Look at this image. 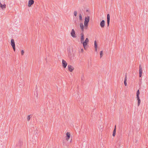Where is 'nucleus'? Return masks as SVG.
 I'll use <instances>...</instances> for the list:
<instances>
[{
  "label": "nucleus",
  "mask_w": 148,
  "mask_h": 148,
  "mask_svg": "<svg viewBox=\"0 0 148 148\" xmlns=\"http://www.w3.org/2000/svg\"><path fill=\"white\" fill-rule=\"evenodd\" d=\"M11 45L14 51H15V44L14 40L13 39H12L11 40Z\"/></svg>",
  "instance_id": "1"
},
{
  "label": "nucleus",
  "mask_w": 148,
  "mask_h": 148,
  "mask_svg": "<svg viewBox=\"0 0 148 148\" xmlns=\"http://www.w3.org/2000/svg\"><path fill=\"white\" fill-rule=\"evenodd\" d=\"M89 42V40L88 38H86L85 41H83L82 43H83V46L85 48V47L87 46V43Z\"/></svg>",
  "instance_id": "2"
},
{
  "label": "nucleus",
  "mask_w": 148,
  "mask_h": 148,
  "mask_svg": "<svg viewBox=\"0 0 148 148\" xmlns=\"http://www.w3.org/2000/svg\"><path fill=\"white\" fill-rule=\"evenodd\" d=\"M71 36L73 38H75L76 36L75 34V32L73 29L71 33Z\"/></svg>",
  "instance_id": "3"
},
{
  "label": "nucleus",
  "mask_w": 148,
  "mask_h": 148,
  "mask_svg": "<svg viewBox=\"0 0 148 148\" xmlns=\"http://www.w3.org/2000/svg\"><path fill=\"white\" fill-rule=\"evenodd\" d=\"M67 65V63L66 61L64 60H62V65L64 68H65Z\"/></svg>",
  "instance_id": "4"
},
{
  "label": "nucleus",
  "mask_w": 148,
  "mask_h": 148,
  "mask_svg": "<svg viewBox=\"0 0 148 148\" xmlns=\"http://www.w3.org/2000/svg\"><path fill=\"white\" fill-rule=\"evenodd\" d=\"M34 3V0H29L28 4V6L29 7H30L32 5H33Z\"/></svg>",
  "instance_id": "5"
},
{
  "label": "nucleus",
  "mask_w": 148,
  "mask_h": 148,
  "mask_svg": "<svg viewBox=\"0 0 148 148\" xmlns=\"http://www.w3.org/2000/svg\"><path fill=\"white\" fill-rule=\"evenodd\" d=\"M68 67L69 70L70 72L72 71L74 69L73 67L72 66L68 65Z\"/></svg>",
  "instance_id": "6"
},
{
  "label": "nucleus",
  "mask_w": 148,
  "mask_h": 148,
  "mask_svg": "<svg viewBox=\"0 0 148 148\" xmlns=\"http://www.w3.org/2000/svg\"><path fill=\"white\" fill-rule=\"evenodd\" d=\"M110 21V16L109 14L107 15V21L108 26H109Z\"/></svg>",
  "instance_id": "7"
},
{
  "label": "nucleus",
  "mask_w": 148,
  "mask_h": 148,
  "mask_svg": "<svg viewBox=\"0 0 148 148\" xmlns=\"http://www.w3.org/2000/svg\"><path fill=\"white\" fill-rule=\"evenodd\" d=\"M81 42L82 43V42L84 41V35L83 33L81 34Z\"/></svg>",
  "instance_id": "8"
},
{
  "label": "nucleus",
  "mask_w": 148,
  "mask_h": 148,
  "mask_svg": "<svg viewBox=\"0 0 148 148\" xmlns=\"http://www.w3.org/2000/svg\"><path fill=\"white\" fill-rule=\"evenodd\" d=\"M100 25L101 28L104 27L105 26V21L104 20H103L100 23Z\"/></svg>",
  "instance_id": "9"
},
{
  "label": "nucleus",
  "mask_w": 148,
  "mask_h": 148,
  "mask_svg": "<svg viewBox=\"0 0 148 148\" xmlns=\"http://www.w3.org/2000/svg\"><path fill=\"white\" fill-rule=\"evenodd\" d=\"M6 6L5 4L3 5L0 2V7H1L2 10L5 9L6 8Z\"/></svg>",
  "instance_id": "10"
},
{
  "label": "nucleus",
  "mask_w": 148,
  "mask_h": 148,
  "mask_svg": "<svg viewBox=\"0 0 148 148\" xmlns=\"http://www.w3.org/2000/svg\"><path fill=\"white\" fill-rule=\"evenodd\" d=\"M89 19L90 17L88 16L85 17L84 23H88L89 21Z\"/></svg>",
  "instance_id": "11"
},
{
  "label": "nucleus",
  "mask_w": 148,
  "mask_h": 148,
  "mask_svg": "<svg viewBox=\"0 0 148 148\" xmlns=\"http://www.w3.org/2000/svg\"><path fill=\"white\" fill-rule=\"evenodd\" d=\"M127 78V75H125V79L124 81V84H125V86L127 85V83L126 82Z\"/></svg>",
  "instance_id": "12"
},
{
  "label": "nucleus",
  "mask_w": 148,
  "mask_h": 148,
  "mask_svg": "<svg viewBox=\"0 0 148 148\" xmlns=\"http://www.w3.org/2000/svg\"><path fill=\"white\" fill-rule=\"evenodd\" d=\"M66 135L67 136L66 140H68L70 137V134L69 133L67 132L66 134Z\"/></svg>",
  "instance_id": "13"
},
{
  "label": "nucleus",
  "mask_w": 148,
  "mask_h": 148,
  "mask_svg": "<svg viewBox=\"0 0 148 148\" xmlns=\"http://www.w3.org/2000/svg\"><path fill=\"white\" fill-rule=\"evenodd\" d=\"M137 98L138 100V105L139 106L140 104V99L139 97H137Z\"/></svg>",
  "instance_id": "14"
},
{
  "label": "nucleus",
  "mask_w": 148,
  "mask_h": 148,
  "mask_svg": "<svg viewBox=\"0 0 148 148\" xmlns=\"http://www.w3.org/2000/svg\"><path fill=\"white\" fill-rule=\"evenodd\" d=\"M94 45L95 51H97V45L96 40H95L94 42Z\"/></svg>",
  "instance_id": "15"
},
{
  "label": "nucleus",
  "mask_w": 148,
  "mask_h": 148,
  "mask_svg": "<svg viewBox=\"0 0 148 148\" xmlns=\"http://www.w3.org/2000/svg\"><path fill=\"white\" fill-rule=\"evenodd\" d=\"M116 126H115V128H114L113 132V136H114L116 135Z\"/></svg>",
  "instance_id": "16"
},
{
  "label": "nucleus",
  "mask_w": 148,
  "mask_h": 148,
  "mask_svg": "<svg viewBox=\"0 0 148 148\" xmlns=\"http://www.w3.org/2000/svg\"><path fill=\"white\" fill-rule=\"evenodd\" d=\"M80 26L81 29H82V30H83L84 28L83 24L82 23H81L80 24Z\"/></svg>",
  "instance_id": "17"
},
{
  "label": "nucleus",
  "mask_w": 148,
  "mask_h": 148,
  "mask_svg": "<svg viewBox=\"0 0 148 148\" xmlns=\"http://www.w3.org/2000/svg\"><path fill=\"white\" fill-rule=\"evenodd\" d=\"M139 94H140L139 91V90H138L137 91V92H136V96H137V97H139Z\"/></svg>",
  "instance_id": "18"
},
{
  "label": "nucleus",
  "mask_w": 148,
  "mask_h": 148,
  "mask_svg": "<svg viewBox=\"0 0 148 148\" xmlns=\"http://www.w3.org/2000/svg\"><path fill=\"white\" fill-rule=\"evenodd\" d=\"M30 119V115H28L27 117V120L28 121H29Z\"/></svg>",
  "instance_id": "19"
},
{
  "label": "nucleus",
  "mask_w": 148,
  "mask_h": 148,
  "mask_svg": "<svg viewBox=\"0 0 148 148\" xmlns=\"http://www.w3.org/2000/svg\"><path fill=\"white\" fill-rule=\"evenodd\" d=\"M79 19L80 20H82V15L81 14H79Z\"/></svg>",
  "instance_id": "20"
},
{
  "label": "nucleus",
  "mask_w": 148,
  "mask_h": 148,
  "mask_svg": "<svg viewBox=\"0 0 148 148\" xmlns=\"http://www.w3.org/2000/svg\"><path fill=\"white\" fill-rule=\"evenodd\" d=\"M100 58H101L102 56V55H103V51H100Z\"/></svg>",
  "instance_id": "21"
},
{
  "label": "nucleus",
  "mask_w": 148,
  "mask_h": 148,
  "mask_svg": "<svg viewBox=\"0 0 148 148\" xmlns=\"http://www.w3.org/2000/svg\"><path fill=\"white\" fill-rule=\"evenodd\" d=\"M21 55H23L24 54V51L23 50H22L21 51Z\"/></svg>",
  "instance_id": "22"
},
{
  "label": "nucleus",
  "mask_w": 148,
  "mask_h": 148,
  "mask_svg": "<svg viewBox=\"0 0 148 148\" xmlns=\"http://www.w3.org/2000/svg\"><path fill=\"white\" fill-rule=\"evenodd\" d=\"M74 14L75 16H76L77 15V12L76 11H74Z\"/></svg>",
  "instance_id": "23"
},
{
  "label": "nucleus",
  "mask_w": 148,
  "mask_h": 148,
  "mask_svg": "<svg viewBox=\"0 0 148 148\" xmlns=\"http://www.w3.org/2000/svg\"><path fill=\"white\" fill-rule=\"evenodd\" d=\"M88 23H84V25L85 27H87Z\"/></svg>",
  "instance_id": "24"
},
{
  "label": "nucleus",
  "mask_w": 148,
  "mask_h": 148,
  "mask_svg": "<svg viewBox=\"0 0 148 148\" xmlns=\"http://www.w3.org/2000/svg\"><path fill=\"white\" fill-rule=\"evenodd\" d=\"M139 74H142V70H139Z\"/></svg>",
  "instance_id": "25"
},
{
  "label": "nucleus",
  "mask_w": 148,
  "mask_h": 148,
  "mask_svg": "<svg viewBox=\"0 0 148 148\" xmlns=\"http://www.w3.org/2000/svg\"><path fill=\"white\" fill-rule=\"evenodd\" d=\"M139 70H140V69L142 70V68L141 66V65H139Z\"/></svg>",
  "instance_id": "26"
},
{
  "label": "nucleus",
  "mask_w": 148,
  "mask_h": 148,
  "mask_svg": "<svg viewBox=\"0 0 148 148\" xmlns=\"http://www.w3.org/2000/svg\"><path fill=\"white\" fill-rule=\"evenodd\" d=\"M141 76H142V74H139V77H141Z\"/></svg>",
  "instance_id": "27"
},
{
  "label": "nucleus",
  "mask_w": 148,
  "mask_h": 148,
  "mask_svg": "<svg viewBox=\"0 0 148 148\" xmlns=\"http://www.w3.org/2000/svg\"><path fill=\"white\" fill-rule=\"evenodd\" d=\"M81 50V51H83V49H82Z\"/></svg>",
  "instance_id": "28"
},
{
  "label": "nucleus",
  "mask_w": 148,
  "mask_h": 148,
  "mask_svg": "<svg viewBox=\"0 0 148 148\" xmlns=\"http://www.w3.org/2000/svg\"><path fill=\"white\" fill-rule=\"evenodd\" d=\"M88 10H86V11L87 12H88Z\"/></svg>",
  "instance_id": "29"
},
{
  "label": "nucleus",
  "mask_w": 148,
  "mask_h": 148,
  "mask_svg": "<svg viewBox=\"0 0 148 148\" xmlns=\"http://www.w3.org/2000/svg\"><path fill=\"white\" fill-rule=\"evenodd\" d=\"M82 80H83V78H82Z\"/></svg>",
  "instance_id": "30"
},
{
  "label": "nucleus",
  "mask_w": 148,
  "mask_h": 148,
  "mask_svg": "<svg viewBox=\"0 0 148 148\" xmlns=\"http://www.w3.org/2000/svg\"><path fill=\"white\" fill-rule=\"evenodd\" d=\"M84 0H81V1H84Z\"/></svg>",
  "instance_id": "31"
}]
</instances>
